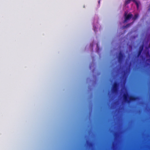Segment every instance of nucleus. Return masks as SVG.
Instances as JSON below:
<instances>
[{
  "label": "nucleus",
  "instance_id": "9b49d317",
  "mask_svg": "<svg viewBox=\"0 0 150 150\" xmlns=\"http://www.w3.org/2000/svg\"><path fill=\"white\" fill-rule=\"evenodd\" d=\"M92 150H94V146H92Z\"/></svg>",
  "mask_w": 150,
  "mask_h": 150
},
{
  "label": "nucleus",
  "instance_id": "f257e3e1",
  "mask_svg": "<svg viewBox=\"0 0 150 150\" xmlns=\"http://www.w3.org/2000/svg\"><path fill=\"white\" fill-rule=\"evenodd\" d=\"M124 90L125 93L123 95L124 100L125 101L129 103L131 101L135 100L136 98L133 96H129L127 93L126 89L124 88L123 89Z\"/></svg>",
  "mask_w": 150,
  "mask_h": 150
},
{
  "label": "nucleus",
  "instance_id": "7ed1b4c3",
  "mask_svg": "<svg viewBox=\"0 0 150 150\" xmlns=\"http://www.w3.org/2000/svg\"><path fill=\"white\" fill-rule=\"evenodd\" d=\"M124 16L125 17L124 23L127 22L132 18V15L130 13L127 15V13L125 12L124 14Z\"/></svg>",
  "mask_w": 150,
  "mask_h": 150
},
{
  "label": "nucleus",
  "instance_id": "6e6552de",
  "mask_svg": "<svg viewBox=\"0 0 150 150\" xmlns=\"http://www.w3.org/2000/svg\"><path fill=\"white\" fill-rule=\"evenodd\" d=\"M138 15L137 14H136L132 18V19L133 20H134L138 17Z\"/></svg>",
  "mask_w": 150,
  "mask_h": 150
},
{
  "label": "nucleus",
  "instance_id": "0eeeda50",
  "mask_svg": "<svg viewBox=\"0 0 150 150\" xmlns=\"http://www.w3.org/2000/svg\"><path fill=\"white\" fill-rule=\"evenodd\" d=\"M86 144L88 146H90L91 145V142L88 141H86Z\"/></svg>",
  "mask_w": 150,
  "mask_h": 150
},
{
  "label": "nucleus",
  "instance_id": "39448f33",
  "mask_svg": "<svg viewBox=\"0 0 150 150\" xmlns=\"http://www.w3.org/2000/svg\"><path fill=\"white\" fill-rule=\"evenodd\" d=\"M123 57V55L121 52H120L119 55L118 56V60L119 61H120L121 60Z\"/></svg>",
  "mask_w": 150,
  "mask_h": 150
},
{
  "label": "nucleus",
  "instance_id": "1a4fd4ad",
  "mask_svg": "<svg viewBox=\"0 0 150 150\" xmlns=\"http://www.w3.org/2000/svg\"><path fill=\"white\" fill-rule=\"evenodd\" d=\"M131 23H130V24H127V25L125 27L126 28H127V27H129L130 25H131Z\"/></svg>",
  "mask_w": 150,
  "mask_h": 150
},
{
  "label": "nucleus",
  "instance_id": "f03ea898",
  "mask_svg": "<svg viewBox=\"0 0 150 150\" xmlns=\"http://www.w3.org/2000/svg\"><path fill=\"white\" fill-rule=\"evenodd\" d=\"M131 1L134 3L137 6V9L138 10L139 6L140 5V3L139 1H137V0H126L125 3V6L128 4Z\"/></svg>",
  "mask_w": 150,
  "mask_h": 150
},
{
  "label": "nucleus",
  "instance_id": "20e7f679",
  "mask_svg": "<svg viewBox=\"0 0 150 150\" xmlns=\"http://www.w3.org/2000/svg\"><path fill=\"white\" fill-rule=\"evenodd\" d=\"M118 84L116 83H115L112 86V89L113 93H116L117 91Z\"/></svg>",
  "mask_w": 150,
  "mask_h": 150
},
{
  "label": "nucleus",
  "instance_id": "f8f14e48",
  "mask_svg": "<svg viewBox=\"0 0 150 150\" xmlns=\"http://www.w3.org/2000/svg\"><path fill=\"white\" fill-rule=\"evenodd\" d=\"M147 54H146V55H147Z\"/></svg>",
  "mask_w": 150,
  "mask_h": 150
},
{
  "label": "nucleus",
  "instance_id": "423d86ee",
  "mask_svg": "<svg viewBox=\"0 0 150 150\" xmlns=\"http://www.w3.org/2000/svg\"><path fill=\"white\" fill-rule=\"evenodd\" d=\"M143 46H142L140 47L139 48V53L138 54V57H139L140 55L141 54V52L143 50Z\"/></svg>",
  "mask_w": 150,
  "mask_h": 150
},
{
  "label": "nucleus",
  "instance_id": "9d476101",
  "mask_svg": "<svg viewBox=\"0 0 150 150\" xmlns=\"http://www.w3.org/2000/svg\"><path fill=\"white\" fill-rule=\"evenodd\" d=\"M92 67V64H91V65H90L89 67L90 69H91V67Z\"/></svg>",
  "mask_w": 150,
  "mask_h": 150
}]
</instances>
